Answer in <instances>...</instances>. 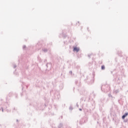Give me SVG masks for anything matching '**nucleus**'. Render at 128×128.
I'll list each match as a JSON object with an SVG mask.
<instances>
[{
  "label": "nucleus",
  "instance_id": "f257e3e1",
  "mask_svg": "<svg viewBox=\"0 0 128 128\" xmlns=\"http://www.w3.org/2000/svg\"><path fill=\"white\" fill-rule=\"evenodd\" d=\"M94 76H96V74H92V76H86V78L84 80V82H86L88 84L89 86H92V84H94V80H96L94 78Z\"/></svg>",
  "mask_w": 128,
  "mask_h": 128
},
{
  "label": "nucleus",
  "instance_id": "f03ea898",
  "mask_svg": "<svg viewBox=\"0 0 128 128\" xmlns=\"http://www.w3.org/2000/svg\"><path fill=\"white\" fill-rule=\"evenodd\" d=\"M101 90L104 92H110V86L108 84L102 85L101 87Z\"/></svg>",
  "mask_w": 128,
  "mask_h": 128
},
{
  "label": "nucleus",
  "instance_id": "7ed1b4c3",
  "mask_svg": "<svg viewBox=\"0 0 128 128\" xmlns=\"http://www.w3.org/2000/svg\"><path fill=\"white\" fill-rule=\"evenodd\" d=\"M88 118L86 115H85L84 116H83L82 119L80 120V124H84L88 122Z\"/></svg>",
  "mask_w": 128,
  "mask_h": 128
},
{
  "label": "nucleus",
  "instance_id": "20e7f679",
  "mask_svg": "<svg viewBox=\"0 0 128 128\" xmlns=\"http://www.w3.org/2000/svg\"><path fill=\"white\" fill-rule=\"evenodd\" d=\"M86 100H87L88 102H93V104H94V99H92V98H90V96H88L86 98V100H84V102H86Z\"/></svg>",
  "mask_w": 128,
  "mask_h": 128
},
{
  "label": "nucleus",
  "instance_id": "39448f33",
  "mask_svg": "<svg viewBox=\"0 0 128 128\" xmlns=\"http://www.w3.org/2000/svg\"><path fill=\"white\" fill-rule=\"evenodd\" d=\"M103 122V126H108V123L106 122V118H102Z\"/></svg>",
  "mask_w": 128,
  "mask_h": 128
},
{
  "label": "nucleus",
  "instance_id": "423d86ee",
  "mask_svg": "<svg viewBox=\"0 0 128 128\" xmlns=\"http://www.w3.org/2000/svg\"><path fill=\"white\" fill-rule=\"evenodd\" d=\"M42 45L40 42H38L36 44V50H40V48H42Z\"/></svg>",
  "mask_w": 128,
  "mask_h": 128
},
{
  "label": "nucleus",
  "instance_id": "0eeeda50",
  "mask_svg": "<svg viewBox=\"0 0 128 128\" xmlns=\"http://www.w3.org/2000/svg\"><path fill=\"white\" fill-rule=\"evenodd\" d=\"M54 97L57 100H58L60 98V93H58L54 94Z\"/></svg>",
  "mask_w": 128,
  "mask_h": 128
},
{
  "label": "nucleus",
  "instance_id": "6e6552de",
  "mask_svg": "<svg viewBox=\"0 0 128 128\" xmlns=\"http://www.w3.org/2000/svg\"><path fill=\"white\" fill-rule=\"evenodd\" d=\"M75 84H76L78 86H82V82L78 80H76Z\"/></svg>",
  "mask_w": 128,
  "mask_h": 128
},
{
  "label": "nucleus",
  "instance_id": "1a4fd4ad",
  "mask_svg": "<svg viewBox=\"0 0 128 128\" xmlns=\"http://www.w3.org/2000/svg\"><path fill=\"white\" fill-rule=\"evenodd\" d=\"M30 106H34V108H36L38 106V104H36V102H32V103L30 104Z\"/></svg>",
  "mask_w": 128,
  "mask_h": 128
},
{
  "label": "nucleus",
  "instance_id": "9d476101",
  "mask_svg": "<svg viewBox=\"0 0 128 128\" xmlns=\"http://www.w3.org/2000/svg\"><path fill=\"white\" fill-rule=\"evenodd\" d=\"M128 116V112H125L122 116V120H124L126 116Z\"/></svg>",
  "mask_w": 128,
  "mask_h": 128
},
{
  "label": "nucleus",
  "instance_id": "9b49d317",
  "mask_svg": "<svg viewBox=\"0 0 128 128\" xmlns=\"http://www.w3.org/2000/svg\"><path fill=\"white\" fill-rule=\"evenodd\" d=\"M48 48L46 47H44L42 48V50L44 52H48Z\"/></svg>",
  "mask_w": 128,
  "mask_h": 128
},
{
  "label": "nucleus",
  "instance_id": "f8f14e48",
  "mask_svg": "<svg viewBox=\"0 0 128 128\" xmlns=\"http://www.w3.org/2000/svg\"><path fill=\"white\" fill-rule=\"evenodd\" d=\"M59 36L60 38H66V35L64 34V30H62V34H60Z\"/></svg>",
  "mask_w": 128,
  "mask_h": 128
},
{
  "label": "nucleus",
  "instance_id": "ddd939ff",
  "mask_svg": "<svg viewBox=\"0 0 128 128\" xmlns=\"http://www.w3.org/2000/svg\"><path fill=\"white\" fill-rule=\"evenodd\" d=\"M74 52H80V48L76 46L73 48Z\"/></svg>",
  "mask_w": 128,
  "mask_h": 128
},
{
  "label": "nucleus",
  "instance_id": "4468645a",
  "mask_svg": "<svg viewBox=\"0 0 128 128\" xmlns=\"http://www.w3.org/2000/svg\"><path fill=\"white\" fill-rule=\"evenodd\" d=\"M83 110L84 111L85 114H86L87 112H90V110H88V109L86 108H83Z\"/></svg>",
  "mask_w": 128,
  "mask_h": 128
},
{
  "label": "nucleus",
  "instance_id": "2eb2a0df",
  "mask_svg": "<svg viewBox=\"0 0 128 128\" xmlns=\"http://www.w3.org/2000/svg\"><path fill=\"white\" fill-rule=\"evenodd\" d=\"M22 50H28V48H26V45L23 46Z\"/></svg>",
  "mask_w": 128,
  "mask_h": 128
},
{
  "label": "nucleus",
  "instance_id": "dca6fc26",
  "mask_svg": "<svg viewBox=\"0 0 128 128\" xmlns=\"http://www.w3.org/2000/svg\"><path fill=\"white\" fill-rule=\"evenodd\" d=\"M101 70H106V66H104V65H102L101 66Z\"/></svg>",
  "mask_w": 128,
  "mask_h": 128
},
{
  "label": "nucleus",
  "instance_id": "f3484780",
  "mask_svg": "<svg viewBox=\"0 0 128 128\" xmlns=\"http://www.w3.org/2000/svg\"><path fill=\"white\" fill-rule=\"evenodd\" d=\"M64 126V124H62V123H60V124L58 126V128H62Z\"/></svg>",
  "mask_w": 128,
  "mask_h": 128
},
{
  "label": "nucleus",
  "instance_id": "a211bd4d",
  "mask_svg": "<svg viewBox=\"0 0 128 128\" xmlns=\"http://www.w3.org/2000/svg\"><path fill=\"white\" fill-rule=\"evenodd\" d=\"M80 94H84V90H82L80 91Z\"/></svg>",
  "mask_w": 128,
  "mask_h": 128
},
{
  "label": "nucleus",
  "instance_id": "6ab92c4d",
  "mask_svg": "<svg viewBox=\"0 0 128 128\" xmlns=\"http://www.w3.org/2000/svg\"><path fill=\"white\" fill-rule=\"evenodd\" d=\"M104 100H106V98H103L100 100V102L102 104H104Z\"/></svg>",
  "mask_w": 128,
  "mask_h": 128
},
{
  "label": "nucleus",
  "instance_id": "aec40b11",
  "mask_svg": "<svg viewBox=\"0 0 128 128\" xmlns=\"http://www.w3.org/2000/svg\"><path fill=\"white\" fill-rule=\"evenodd\" d=\"M38 60L40 62H42V58H40L38 56Z\"/></svg>",
  "mask_w": 128,
  "mask_h": 128
},
{
  "label": "nucleus",
  "instance_id": "412c9836",
  "mask_svg": "<svg viewBox=\"0 0 128 128\" xmlns=\"http://www.w3.org/2000/svg\"><path fill=\"white\" fill-rule=\"evenodd\" d=\"M115 94H118L120 92V90H116L114 92Z\"/></svg>",
  "mask_w": 128,
  "mask_h": 128
},
{
  "label": "nucleus",
  "instance_id": "4be33fe9",
  "mask_svg": "<svg viewBox=\"0 0 128 128\" xmlns=\"http://www.w3.org/2000/svg\"><path fill=\"white\" fill-rule=\"evenodd\" d=\"M69 110H74V108L72 106H70L69 107Z\"/></svg>",
  "mask_w": 128,
  "mask_h": 128
},
{
  "label": "nucleus",
  "instance_id": "5701e85b",
  "mask_svg": "<svg viewBox=\"0 0 128 128\" xmlns=\"http://www.w3.org/2000/svg\"><path fill=\"white\" fill-rule=\"evenodd\" d=\"M128 122V118L124 119V122Z\"/></svg>",
  "mask_w": 128,
  "mask_h": 128
},
{
  "label": "nucleus",
  "instance_id": "b1692460",
  "mask_svg": "<svg viewBox=\"0 0 128 128\" xmlns=\"http://www.w3.org/2000/svg\"><path fill=\"white\" fill-rule=\"evenodd\" d=\"M0 110H2V112H4V108H2H2H0Z\"/></svg>",
  "mask_w": 128,
  "mask_h": 128
},
{
  "label": "nucleus",
  "instance_id": "393cba45",
  "mask_svg": "<svg viewBox=\"0 0 128 128\" xmlns=\"http://www.w3.org/2000/svg\"><path fill=\"white\" fill-rule=\"evenodd\" d=\"M16 112V108H14L12 110L13 112Z\"/></svg>",
  "mask_w": 128,
  "mask_h": 128
},
{
  "label": "nucleus",
  "instance_id": "a878e982",
  "mask_svg": "<svg viewBox=\"0 0 128 128\" xmlns=\"http://www.w3.org/2000/svg\"><path fill=\"white\" fill-rule=\"evenodd\" d=\"M48 64H50V62L46 63V68H48Z\"/></svg>",
  "mask_w": 128,
  "mask_h": 128
},
{
  "label": "nucleus",
  "instance_id": "bb28decb",
  "mask_svg": "<svg viewBox=\"0 0 128 128\" xmlns=\"http://www.w3.org/2000/svg\"><path fill=\"white\" fill-rule=\"evenodd\" d=\"M92 56V54H88V57L89 58H90V56Z\"/></svg>",
  "mask_w": 128,
  "mask_h": 128
},
{
  "label": "nucleus",
  "instance_id": "cd10ccee",
  "mask_svg": "<svg viewBox=\"0 0 128 128\" xmlns=\"http://www.w3.org/2000/svg\"><path fill=\"white\" fill-rule=\"evenodd\" d=\"M69 73L70 74H72V71H70Z\"/></svg>",
  "mask_w": 128,
  "mask_h": 128
},
{
  "label": "nucleus",
  "instance_id": "c85d7f7f",
  "mask_svg": "<svg viewBox=\"0 0 128 128\" xmlns=\"http://www.w3.org/2000/svg\"><path fill=\"white\" fill-rule=\"evenodd\" d=\"M16 70H15V72H14V74H16Z\"/></svg>",
  "mask_w": 128,
  "mask_h": 128
},
{
  "label": "nucleus",
  "instance_id": "c756f323",
  "mask_svg": "<svg viewBox=\"0 0 128 128\" xmlns=\"http://www.w3.org/2000/svg\"><path fill=\"white\" fill-rule=\"evenodd\" d=\"M16 68V65H14V68Z\"/></svg>",
  "mask_w": 128,
  "mask_h": 128
},
{
  "label": "nucleus",
  "instance_id": "7c9ffc66",
  "mask_svg": "<svg viewBox=\"0 0 128 128\" xmlns=\"http://www.w3.org/2000/svg\"><path fill=\"white\" fill-rule=\"evenodd\" d=\"M115 60H116V62H118V60H116V58H115Z\"/></svg>",
  "mask_w": 128,
  "mask_h": 128
},
{
  "label": "nucleus",
  "instance_id": "2f4dec72",
  "mask_svg": "<svg viewBox=\"0 0 128 128\" xmlns=\"http://www.w3.org/2000/svg\"><path fill=\"white\" fill-rule=\"evenodd\" d=\"M82 110L80 108H79V110L82 111Z\"/></svg>",
  "mask_w": 128,
  "mask_h": 128
},
{
  "label": "nucleus",
  "instance_id": "473e14b6",
  "mask_svg": "<svg viewBox=\"0 0 128 128\" xmlns=\"http://www.w3.org/2000/svg\"><path fill=\"white\" fill-rule=\"evenodd\" d=\"M51 114V116H54V113L53 114Z\"/></svg>",
  "mask_w": 128,
  "mask_h": 128
},
{
  "label": "nucleus",
  "instance_id": "72a5a7b5",
  "mask_svg": "<svg viewBox=\"0 0 128 128\" xmlns=\"http://www.w3.org/2000/svg\"><path fill=\"white\" fill-rule=\"evenodd\" d=\"M76 107L78 108V103H76Z\"/></svg>",
  "mask_w": 128,
  "mask_h": 128
},
{
  "label": "nucleus",
  "instance_id": "f704fd0d",
  "mask_svg": "<svg viewBox=\"0 0 128 128\" xmlns=\"http://www.w3.org/2000/svg\"><path fill=\"white\" fill-rule=\"evenodd\" d=\"M109 96H111V97H112V94H109Z\"/></svg>",
  "mask_w": 128,
  "mask_h": 128
},
{
  "label": "nucleus",
  "instance_id": "c9c22d12",
  "mask_svg": "<svg viewBox=\"0 0 128 128\" xmlns=\"http://www.w3.org/2000/svg\"><path fill=\"white\" fill-rule=\"evenodd\" d=\"M75 88H75L74 87V88H73V90H74Z\"/></svg>",
  "mask_w": 128,
  "mask_h": 128
},
{
  "label": "nucleus",
  "instance_id": "e433bc0d",
  "mask_svg": "<svg viewBox=\"0 0 128 128\" xmlns=\"http://www.w3.org/2000/svg\"><path fill=\"white\" fill-rule=\"evenodd\" d=\"M46 62V60H44V62Z\"/></svg>",
  "mask_w": 128,
  "mask_h": 128
},
{
  "label": "nucleus",
  "instance_id": "4c0bfd02",
  "mask_svg": "<svg viewBox=\"0 0 128 128\" xmlns=\"http://www.w3.org/2000/svg\"><path fill=\"white\" fill-rule=\"evenodd\" d=\"M17 122H18V120H16Z\"/></svg>",
  "mask_w": 128,
  "mask_h": 128
},
{
  "label": "nucleus",
  "instance_id": "58836bf2",
  "mask_svg": "<svg viewBox=\"0 0 128 128\" xmlns=\"http://www.w3.org/2000/svg\"><path fill=\"white\" fill-rule=\"evenodd\" d=\"M78 23L80 24V22H78ZM78 26H80V24H78Z\"/></svg>",
  "mask_w": 128,
  "mask_h": 128
},
{
  "label": "nucleus",
  "instance_id": "ea45409f",
  "mask_svg": "<svg viewBox=\"0 0 128 128\" xmlns=\"http://www.w3.org/2000/svg\"><path fill=\"white\" fill-rule=\"evenodd\" d=\"M77 68H80V66H77Z\"/></svg>",
  "mask_w": 128,
  "mask_h": 128
},
{
  "label": "nucleus",
  "instance_id": "a19ab883",
  "mask_svg": "<svg viewBox=\"0 0 128 128\" xmlns=\"http://www.w3.org/2000/svg\"><path fill=\"white\" fill-rule=\"evenodd\" d=\"M22 126H20V128H22Z\"/></svg>",
  "mask_w": 128,
  "mask_h": 128
},
{
  "label": "nucleus",
  "instance_id": "79ce46f5",
  "mask_svg": "<svg viewBox=\"0 0 128 128\" xmlns=\"http://www.w3.org/2000/svg\"><path fill=\"white\" fill-rule=\"evenodd\" d=\"M26 88H28V86H26Z\"/></svg>",
  "mask_w": 128,
  "mask_h": 128
},
{
  "label": "nucleus",
  "instance_id": "37998d69",
  "mask_svg": "<svg viewBox=\"0 0 128 128\" xmlns=\"http://www.w3.org/2000/svg\"><path fill=\"white\" fill-rule=\"evenodd\" d=\"M87 29H88V28Z\"/></svg>",
  "mask_w": 128,
  "mask_h": 128
},
{
  "label": "nucleus",
  "instance_id": "c03bdc74",
  "mask_svg": "<svg viewBox=\"0 0 128 128\" xmlns=\"http://www.w3.org/2000/svg\"><path fill=\"white\" fill-rule=\"evenodd\" d=\"M22 90H24V87L22 88Z\"/></svg>",
  "mask_w": 128,
  "mask_h": 128
},
{
  "label": "nucleus",
  "instance_id": "a18cd8bd",
  "mask_svg": "<svg viewBox=\"0 0 128 128\" xmlns=\"http://www.w3.org/2000/svg\"><path fill=\"white\" fill-rule=\"evenodd\" d=\"M61 118H62V116H61Z\"/></svg>",
  "mask_w": 128,
  "mask_h": 128
},
{
  "label": "nucleus",
  "instance_id": "49530a36",
  "mask_svg": "<svg viewBox=\"0 0 128 128\" xmlns=\"http://www.w3.org/2000/svg\"><path fill=\"white\" fill-rule=\"evenodd\" d=\"M97 124H98V121L97 122Z\"/></svg>",
  "mask_w": 128,
  "mask_h": 128
},
{
  "label": "nucleus",
  "instance_id": "de8ad7c7",
  "mask_svg": "<svg viewBox=\"0 0 128 128\" xmlns=\"http://www.w3.org/2000/svg\"><path fill=\"white\" fill-rule=\"evenodd\" d=\"M113 120H114V118H113Z\"/></svg>",
  "mask_w": 128,
  "mask_h": 128
},
{
  "label": "nucleus",
  "instance_id": "09e8293b",
  "mask_svg": "<svg viewBox=\"0 0 128 128\" xmlns=\"http://www.w3.org/2000/svg\"><path fill=\"white\" fill-rule=\"evenodd\" d=\"M64 44H66V42H64Z\"/></svg>",
  "mask_w": 128,
  "mask_h": 128
},
{
  "label": "nucleus",
  "instance_id": "8fccbe9b",
  "mask_svg": "<svg viewBox=\"0 0 128 128\" xmlns=\"http://www.w3.org/2000/svg\"><path fill=\"white\" fill-rule=\"evenodd\" d=\"M111 73L112 74V72H111Z\"/></svg>",
  "mask_w": 128,
  "mask_h": 128
},
{
  "label": "nucleus",
  "instance_id": "3c124183",
  "mask_svg": "<svg viewBox=\"0 0 128 128\" xmlns=\"http://www.w3.org/2000/svg\"><path fill=\"white\" fill-rule=\"evenodd\" d=\"M52 92V91H50V93Z\"/></svg>",
  "mask_w": 128,
  "mask_h": 128
},
{
  "label": "nucleus",
  "instance_id": "603ef678",
  "mask_svg": "<svg viewBox=\"0 0 128 128\" xmlns=\"http://www.w3.org/2000/svg\"><path fill=\"white\" fill-rule=\"evenodd\" d=\"M118 80H120V78H118Z\"/></svg>",
  "mask_w": 128,
  "mask_h": 128
}]
</instances>
